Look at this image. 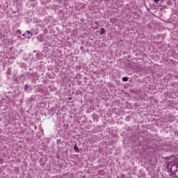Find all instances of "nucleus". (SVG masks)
I'll list each match as a JSON object with an SVG mask.
<instances>
[{"label":"nucleus","mask_w":178,"mask_h":178,"mask_svg":"<svg viewBox=\"0 0 178 178\" xmlns=\"http://www.w3.org/2000/svg\"><path fill=\"white\" fill-rule=\"evenodd\" d=\"M25 33L26 34V38H28L29 40H30V38L33 37V33H31V31H26Z\"/></svg>","instance_id":"nucleus-1"},{"label":"nucleus","mask_w":178,"mask_h":178,"mask_svg":"<svg viewBox=\"0 0 178 178\" xmlns=\"http://www.w3.org/2000/svg\"><path fill=\"white\" fill-rule=\"evenodd\" d=\"M24 90H25V91H27V92H30V91H31V88L30 86H29L28 85H25Z\"/></svg>","instance_id":"nucleus-2"},{"label":"nucleus","mask_w":178,"mask_h":178,"mask_svg":"<svg viewBox=\"0 0 178 178\" xmlns=\"http://www.w3.org/2000/svg\"><path fill=\"white\" fill-rule=\"evenodd\" d=\"M106 33V31L104 28L100 29V35H103V34H105Z\"/></svg>","instance_id":"nucleus-3"},{"label":"nucleus","mask_w":178,"mask_h":178,"mask_svg":"<svg viewBox=\"0 0 178 178\" xmlns=\"http://www.w3.org/2000/svg\"><path fill=\"white\" fill-rule=\"evenodd\" d=\"M74 151H75V152H80V149L77 147V145L74 146Z\"/></svg>","instance_id":"nucleus-4"},{"label":"nucleus","mask_w":178,"mask_h":178,"mask_svg":"<svg viewBox=\"0 0 178 178\" xmlns=\"http://www.w3.org/2000/svg\"><path fill=\"white\" fill-rule=\"evenodd\" d=\"M122 81H129V77L127 76H124L122 78Z\"/></svg>","instance_id":"nucleus-5"},{"label":"nucleus","mask_w":178,"mask_h":178,"mask_svg":"<svg viewBox=\"0 0 178 178\" xmlns=\"http://www.w3.org/2000/svg\"><path fill=\"white\" fill-rule=\"evenodd\" d=\"M154 2L155 3H158L159 2V0H154Z\"/></svg>","instance_id":"nucleus-6"},{"label":"nucleus","mask_w":178,"mask_h":178,"mask_svg":"<svg viewBox=\"0 0 178 178\" xmlns=\"http://www.w3.org/2000/svg\"><path fill=\"white\" fill-rule=\"evenodd\" d=\"M26 35H27L26 34V32L22 35V37H26Z\"/></svg>","instance_id":"nucleus-7"},{"label":"nucleus","mask_w":178,"mask_h":178,"mask_svg":"<svg viewBox=\"0 0 178 178\" xmlns=\"http://www.w3.org/2000/svg\"><path fill=\"white\" fill-rule=\"evenodd\" d=\"M31 2H35V0H30Z\"/></svg>","instance_id":"nucleus-8"},{"label":"nucleus","mask_w":178,"mask_h":178,"mask_svg":"<svg viewBox=\"0 0 178 178\" xmlns=\"http://www.w3.org/2000/svg\"><path fill=\"white\" fill-rule=\"evenodd\" d=\"M33 52V54H35L37 51L35 50H34Z\"/></svg>","instance_id":"nucleus-9"},{"label":"nucleus","mask_w":178,"mask_h":178,"mask_svg":"<svg viewBox=\"0 0 178 178\" xmlns=\"http://www.w3.org/2000/svg\"><path fill=\"white\" fill-rule=\"evenodd\" d=\"M101 172H102L101 170H99V175H101V173H102Z\"/></svg>","instance_id":"nucleus-10"},{"label":"nucleus","mask_w":178,"mask_h":178,"mask_svg":"<svg viewBox=\"0 0 178 178\" xmlns=\"http://www.w3.org/2000/svg\"><path fill=\"white\" fill-rule=\"evenodd\" d=\"M147 10H149V8H148Z\"/></svg>","instance_id":"nucleus-11"}]
</instances>
